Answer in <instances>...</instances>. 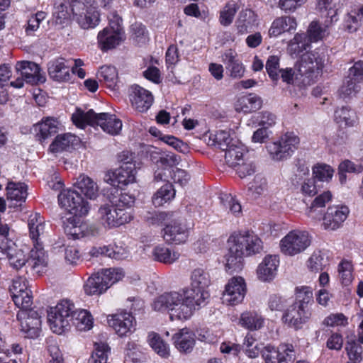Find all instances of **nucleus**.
<instances>
[{
    "label": "nucleus",
    "mask_w": 363,
    "mask_h": 363,
    "mask_svg": "<svg viewBox=\"0 0 363 363\" xmlns=\"http://www.w3.org/2000/svg\"><path fill=\"white\" fill-rule=\"evenodd\" d=\"M33 245L26 264L36 273H40L48 266V255L40 242H37Z\"/></svg>",
    "instance_id": "obj_24"
},
{
    "label": "nucleus",
    "mask_w": 363,
    "mask_h": 363,
    "mask_svg": "<svg viewBox=\"0 0 363 363\" xmlns=\"http://www.w3.org/2000/svg\"><path fill=\"white\" fill-rule=\"evenodd\" d=\"M65 58L60 57L48 63V74L50 77L57 82H66L70 79V67L67 65Z\"/></svg>",
    "instance_id": "obj_27"
},
{
    "label": "nucleus",
    "mask_w": 363,
    "mask_h": 363,
    "mask_svg": "<svg viewBox=\"0 0 363 363\" xmlns=\"http://www.w3.org/2000/svg\"><path fill=\"white\" fill-rule=\"evenodd\" d=\"M345 206H333L328 208L323 217V225L325 230H335L342 226L349 214Z\"/></svg>",
    "instance_id": "obj_19"
},
{
    "label": "nucleus",
    "mask_w": 363,
    "mask_h": 363,
    "mask_svg": "<svg viewBox=\"0 0 363 363\" xmlns=\"http://www.w3.org/2000/svg\"><path fill=\"white\" fill-rule=\"evenodd\" d=\"M65 233L72 237L74 239H80L82 238L94 235L95 229L89 228L86 223L77 225L72 221H68L65 227Z\"/></svg>",
    "instance_id": "obj_44"
},
{
    "label": "nucleus",
    "mask_w": 363,
    "mask_h": 363,
    "mask_svg": "<svg viewBox=\"0 0 363 363\" xmlns=\"http://www.w3.org/2000/svg\"><path fill=\"white\" fill-rule=\"evenodd\" d=\"M58 121L53 118H47L33 125V131L38 140L43 143L47 138L58 131Z\"/></svg>",
    "instance_id": "obj_29"
},
{
    "label": "nucleus",
    "mask_w": 363,
    "mask_h": 363,
    "mask_svg": "<svg viewBox=\"0 0 363 363\" xmlns=\"http://www.w3.org/2000/svg\"><path fill=\"white\" fill-rule=\"evenodd\" d=\"M305 33H297L289 41L287 51L292 57H297L310 47Z\"/></svg>",
    "instance_id": "obj_42"
},
{
    "label": "nucleus",
    "mask_w": 363,
    "mask_h": 363,
    "mask_svg": "<svg viewBox=\"0 0 363 363\" xmlns=\"http://www.w3.org/2000/svg\"><path fill=\"white\" fill-rule=\"evenodd\" d=\"M124 274L121 269H106L93 274L84 284L85 293L89 296L101 294L111 286L121 280Z\"/></svg>",
    "instance_id": "obj_7"
},
{
    "label": "nucleus",
    "mask_w": 363,
    "mask_h": 363,
    "mask_svg": "<svg viewBox=\"0 0 363 363\" xmlns=\"http://www.w3.org/2000/svg\"><path fill=\"white\" fill-rule=\"evenodd\" d=\"M329 34V30H326V28L316 20L310 23L306 33H305L306 39L310 44L323 40Z\"/></svg>",
    "instance_id": "obj_40"
},
{
    "label": "nucleus",
    "mask_w": 363,
    "mask_h": 363,
    "mask_svg": "<svg viewBox=\"0 0 363 363\" xmlns=\"http://www.w3.org/2000/svg\"><path fill=\"white\" fill-rule=\"evenodd\" d=\"M345 350L350 362H360L362 361L363 348L356 341H347Z\"/></svg>",
    "instance_id": "obj_57"
},
{
    "label": "nucleus",
    "mask_w": 363,
    "mask_h": 363,
    "mask_svg": "<svg viewBox=\"0 0 363 363\" xmlns=\"http://www.w3.org/2000/svg\"><path fill=\"white\" fill-rule=\"evenodd\" d=\"M13 301L15 305L20 308L22 311L28 312L33 304V299L30 291H26L25 293H21L17 295H13Z\"/></svg>",
    "instance_id": "obj_56"
},
{
    "label": "nucleus",
    "mask_w": 363,
    "mask_h": 363,
    "mask_svg": "<svg viewBox=\"0 0 363 363\" xmlns=\"http://www.w3.org/2000/svg\"><path fill=\"white\" fill-rule=\"evenodd\" d=\"M124 157L125 152L121 156L122 164L113 171L108 172L105 179L106 182L111 186L121 189L135 182L136 174L135 165L131 162L132 154H130L129 160H128V157L126 158Z\"/></svg>",
    "instance_id": "obj_9"
},
{
    "label": "nucleus",
    "mask_w": 363,
    "mask_h": 363,
    "mask_svg": "<svg viewBox=\"0 0 363 363\" xmlns=\"http://www.w3.org/2000/svg\"><path fill=\"white\" fill-rule=\"evenodd\" d=\"M148 341L151 347L157 354L164 358L169 357V349L168 345L157 333H150Z\"/></svg>",
    "instance_id": "obj_51"
},
{
    "label": "nucleus",
    "mask_w": 363,
    "mask_h": 363,
    "mask_svg": "<svg viewBox=\"0 0 363 363\" xmlns=\"http://www.w3.org/2000/svg\"><path fill=\"white\" fill-rule=\"evenodd\" d=\"M73 123L79 128H84L86 125H99L102 130L112 135H118L122 128V122L115 115L107 113H95L92 110L84 112L77 108L72 116Z\"/></svg>",
    "instance_id": "obj_4"
},
{
    "label": "nucleus",
    "mask_w": 363,
    "mask_h": 363,
    "mask_svg": "<svg viewBox=\"0 0 363 363\" xmlns=\"http://www.w3.org/2000/svg\"><path fill=\"white\" fill-rule=\"evenodd\" d=\"M314 177L320 181H328L333 174V170L329 165L319 164L313 169Z\"/></svg>",
    "instance_id": "obj_62"
},
{
    "label": "nucleus",
    "mask_w": 363,
    "mask_h": 363,
    "mask_svg": "<svg viewBox=\"0 0 363 363\" xmlns=\"http://www.w3.org/2000/svg\"><path fill=\"white\" fill-rule=\"evenodd\" d=\"M299 143L300 139L294 133L288 132L279 140L269 143L266 148L271 160L279 162L289 158L298 148Z\"/></svg>",
    "instance_id": "obj_8"
},
{
    "label": "nucleus",
    "mask_w": 363,
    "mask_h": 363,
    "mask_svg": "<svg viewBox=\"0 0 363 363\" xmlns=\"http://www.w3.org/2000/svg\"><path fill=\"white\" fill-rule=\"evenodd\" d=\"M311 316V310L302 308L293 303L284 312L282 320L288 326L299 329L310 319Z\"/></svg>",
    "instance_id": "obj_18"
},
{
    "label": "nucleus",
    "mask_w": 363,
    "mask_h": 363,
    "mask_svg": "<svg viewBox=\"0 0 363 363\" xmlns=\"http://www.w3.org/2000/svg\"><path fill=\"white\" fill-rule=\"evenodd\" d=\"M308 269L314 273L324 269L328 264V260L320 251L314 252L307 260Z\"/></svg>",
    "instance_id": "obj_50"
},
{
    "label": "nucleus",
    "mask_w": 363,
    "mask_h": 363,
    "mask_svg": "<svg viewBox=\"0 0 363 363\" xmlns=\"http://www.w3.org/2000/svg\"><path fill=\"white\" fill-rule=\"evenodd\" d=\"M72 323L80 331L89 330L93 327V318L91 314L84 309H76L73 314Z\"/></svg>",
    "instance_id": "obj_41"
},
{
    "label": "nucleus",
    "mask_w": 363,
    "mask_h": 363,
    "mask_svg": "<svg viewBox=\"0 0 363 363\" xmlns=\"http://www.w3.org/2000/svg\"><path fill=\"white\" fill-rule=\"evenodd\" d=\"M359 84L350 78H346L340 89V95L344 99L354 96L360 90Z\"/></svg>",
    "instance_id": "obj_55"
},
{
    "label": "nucleus",
    "mask_w": 363,
    "mask_h": 363,
    "mask_svg": "<svg viewBox=\"0 0 363 363\" xmlns=\"http://www.w3.org/2000/svg\"><path fill=\"white\" fill-rule=\"evenodd\" d=\"M109 21V26L100 31L97 36L99 48L103 51L116 48L123 40L122 20L117 15Z\"/></svg>",
    "instance_id": "obj_10"
},
{
    "label": "nucleus",
    "mask_w": 363,
    "mask_h": 363,
    "mask_svg": "<svg viewBox=\"0 0 363 363\" xmlns=\"http://www.w3.org/2000/svg\"><path fill=\"white\" fill-rule=\"evenodd\" d=\"M74 313V304L69 300L60 301L48 313V321L51 330L61 335L69 330Z\"/></svg>",
    "instance_id": "obj_6"
},
{
    "label": "nucleus",
    "mask_w": 363,
    "mask_h": 363,
    "mask_svg": "<svg viewBox=\"0 0 363 363\" xmlns=\"http://www.w3.org/2000/svg\"><path fill=\"white\" fill-rule=\"evenodd\" d=\"M325 65V56L318 52L312 51L303 54L296 65L298 76L296 80L300 87L314 83Z\"/></svg>",
    "instance_id": "obj_5"
},
{
    "label": "nucleus",
    "mask_w": 363,
    "mask_h": 363,
    "mask_svg": "<svg viewBox=\"0 0 363 363\" xmlns=\"http://www.w3.org/2000/svg\"><path fill=\"white\" fill-rule=\"evenodd\" d=\"M338 279L343 286H349L353 280V267L350 262L342 260L338 265Z\"/></svg>",
    "instance_id": "obj_52"
},
{
    "label": "nucleus",
    "mask_w": 363,
    "mask_h": 363,
    "mask_svg": "<svg viewBox=\"0 0 363 363\" xmlns=\"http://www.w3.org/2000/svg\"><path fill=\"white\" fill-rule=\"evenodd\" d=\"M247 152L245 147L238 141H234L231 146L225 151V160L226 163L232 167H236L238 164L245 160Z\"/></svg>",
    "instance_id": "obj_31"
},
{
    "label": "nucleus",
    "mask_w": 363,
    "mask_h": 363,
    "mask_svg": "<svg viewBox=\"0 0 363 363\" xmlns=\"http://www.w3.org/2000/svg\"><path fill=\"white\" fill-rule=\"evenodd\" d=\"M16 69L26 83L35 84L45 81V77L40 73V68L35 62L28 61L18 62L16 65Z\"/></svg>",
    "instance_id": "obj_22"
},
{
    "label": "nucleus",
    "mask_w": 363,
    "mask_h": 363,
    "mask_svg": "<svg viewBox=\"0 0 363 363\" xmlns=\"http://www.w3.org/2000/svg\"><path fill=\"white\" fill-rule=\"evenodd\" d=\"M236 167V171L241 178L251 175L255 172V164L252 160H249L248 157L242 161L240 164H238Z\"/></svg>",
    "instance_id": "obj_63"
},
{
    "label": "nucleus",
    "mask_w": 363,
    "mask_h": 363,
    "mask_svg": "<svg viewBox=\"0 0 363 363\" xmlns=\"http://www.w3.org/2000/svg\"><path fill=\"white\" fill-rule=\"evenodd\" d=\"M238 323L250 331L261 329L264 324V318L255 311H246L241 313Z\"/></svg>",
    "instance_id": "obj_32"
},
{
    "label": "nucleus",
    "mask_w": 363,
    "mask_h": 363,
    "mask_svg": "<svg viewBox=\"0 0 363 363\" xmlns=\"http://www.w3.org/2000/svg\"><path fill=\"white\" fill-rule=\"evenodd\" d=\"M223 62L226 70L231 78L240 79L245 74V67L238 58L237 53L232 50H227L222 56Z\"/></svg>",
    "instance_id": "obj_26"
},
{
    "label": "nucleus",
    "mask_w": 363,
    "mask_h": 363,
    "mask_svg": "<svg viewBox=\"0 0 363 363\" xmlns=\"http://www.w3.org/2000/svg\"><path fill=\"white\" fill-rule=\"evenodd\" d=\"M111 348L106 342H94V351L89 359L90 363H108V355Z\"/></svg>",
    "instance_id": "obj_49"
},
{
    "label": "nucleus",
    "mask_w": 363,
    "mask_h": 363,
    "mask_svg": "<svg viewBox=\"0 0 363 363\" xmlns=\"http://www.w3.org/2000/svg\"><path fill=\"white\" fill-rule=\"evenodd\" d=\"M294 347L291 345H284L278 349L272 345L264 347L262 356L265 363H288L294 357Z\"/></svg>",
    "instance_id": "obj_16"
},
{
    "label": "nucleus",
    "mask_w": 363,
    "mask_h": 363,
    "mask_svg": "<svg viewBox=\"0 0 363 363\" xmlns=\"http://www.w3.org/2000/svg\"><path fill=\"white\" fill-rule=\"evenodd\" d=\"M262 249V242L252 233L234 234L228 239V253L225 255L226 271L231 274L242 270L244 257L259 253Z\"/></svg>",
    "instance_id": "obj_2"
},
{
    "label": "nucleus",
    "mask_w": 363,
    "mask_h": 363,
    "mask_svg": "<svg viewBox=\"0 0 363 363\" xmlns=\"http://www.w3.org/2000/svg\"><path fill=\"white\" fill-rule=\"evenodd\" d=\"M247 293V284L242 277H233L228 280L222 294L223 303L236 306L244 300Z\"/></svg>",
    "instance_id": "obj_13"
},
{
    "label": "nucleus",
    "mask_w": 363,
    "mask_h": 363,
    "mask_svg": "<svg viewBox=\"0 0 363 363\" xmlns=\"http://www.w3.org/2000/svg\"><path fill=\"white\" fill-rule=\"evenodd\" d=\"M28 225L30 237L34 245L37 242H40V236L45 233V223L40 214L35 213L29 216Z\"/></svg>",
    "instance_id": "obj_37"
},
{
    "label": "nucleus",
    "mask_w": 363,
    "mask_h": 363,
    "mask_svg": "<svg viewBox=\"0 0 363 363\" xmlns=\"http://www.w3.org/2000/svg\"><path fill=\"white\" fill-rule=\"evenodd\" d=\"M99 215L101 220L104 224H106L110 228L118 227L117 220V210L116 205L113 203L112 205H105L99 209Z\"/></svg>",
    "instance_id": "obj_48"
},
{
    "label": "nucleus",
    "mask_w": 363,
    "mask_h": 363,
    "mask_svg": "<svg viewBox=\"0 0 363 363\" xmlns=\"http://www.w3.org/2000/svg\"><path fill=\"white\" fill-rule=\"evenodd\" d=\"M152 256L156 261L164 264H172L179 258L180 254L163 245H160L153 249Z\"/></svg>",
    "instance_id": "obj_39"
},
{
    "label": "nucleus",
    "mask_w": 363,
    "mask_h": 363,
    "mask_svg": "<svg viewBox=\"0 0 363 363\" xmlns=\"http://www.w3.org/2000/svg\"><path fill=\"white\" fill-rule=\"evenodd\" d=\"M21 320V329L27 337L35 338L38 337L40 331L41 320L39 313L33 310L28 312L21 311L17 315Z\"/></svg>",
    "instance_id": "obj_17"
},
{
    "label": "nucleus",
    "mask_w": 363,
    "mask_h": 363,
    "mask_svg": "<svg viewBox=\"0 0 363 363\" xmlns=\"http://www.w3.org/2000/svg\"><path fill=\"white\" fill-rule=\"evenodd\" d=\"M74 16H77L88 8L94 6V0H68Z\"/></svg>",
    "instance_id": "obj_60"
},
{
    "label": "nucleus",
    "mask_w": 363,
    "mask_h": 363,
    "mask_svg": "<svg viewBox=\"0 0 363 363\" xmlns=\"http://www.w3.org/2000/svg\"><path fill=\"white\" fill-rule=\"evenodd\" d=\"M311 242V237L308 232L294 230L281 240V252L285 255L294 256L305 251Z\"/></svg>",
    "instance_id": "obj_11"
},
{
    "label": "nucleus",
    "mask_w": 363,
    "mask_h": 363,
    "mask_svg": "<svg viewBox=\"0 0 363 363\" xmlns=\"http://www.w3.org/2000/svg\"><path fill=\"white\" fill-rule=\"evenodd\" d=\"M60 205L74 216L82 217L87 214V208L81 207L77 208L74 206V201H81V195L74 190H63L58 195Z\"/></svg>",
    "instance_id": "obj_20"
},
{
    "label": "nucleus",
    "mask_w": 363,
    "mask_h": 363,
    "mask_svg": "<svg viewBox=\"0 0 363 363\" xmlns=\"http://www.w3.org/2000/svg\"><path fill=\"white\" fill-rule=\"evenodd\" d=\"M335 118L337 123L352 126L356 123L355 113L348 107L337 108L335 112Z\"/></svg>",
    "instance_id": "obj_54"
},
{
    "label": "nucleus",
    "mask_w": 363,
    "mask_h": 363,
    "mask_svg": "<svg viewBox=\"0 0 363 363\" xmlns=\"http://www.w3.org/2000/svg\"><path fill=\"white\" fill-rule=\"evenodd\" d=\"M147 221L152 225H160L165 222L163 228V238L171 244L184 243L189 235V228L186 221L179 217L176 218L172 213L158 212L151 213Z\"/></svg>",
    "instance_id": "obj_3"
},
{
    "label": "nucleus",
    "mask_w": 363,
    "mask_h": 363,
    "mask_svg": "<svg viewBox=\"0 0 363 363\" xmlns=\"http://www.w3.org/2000/svg\"><path fill=\"white\" fill-rule=\"evenodd\" d=\"M238 9V6L235 2H229L220 11L219 21L223 26L230 25Z\"/></svg>",
    "instance_id": "obj_53"
},
{
    "label": "nucleus",
    "mask_w": 363,
    "mask_h": 363,
    "mask_svg": "<svg viewBox=\"0 0 363 363\" xmlns=\"http://www.w3.org/2000/svg\"><path fill=\"white\" fill-rule=\"evenodd\" d=\"M261 98L255 94H250L240 97L236 104V110L244 113L256 111L262 107Z\"/></svg>",
    "instance_id": "obj_34"
},
{
    "label": "nucleus",
    "mask_w": 363,
    "mask_h": 363,
    "mask_svg": "<svg viewBox=\"0 0 363 363\" xmlns=\"http://www.w3.org/2000/svg\"><path fill=\"white\" fill-rule=\"evenodd\" d=\"M0 255H5L10 266L16 270L26 264L27 257L24 251L12 240L0 242Z\"/></svg>",
    "instance_id": "obj_15"
},
{
    "label": "nucleus",
    "mask_w": 363,
    "mask_h": 363,
    "mask_svg": "<svg viewBox=\"0 0 363 363\" xmlns=\"http://www.w3.org/2000/svg\"><path fill=\"white\" fill-rule=\"evenodd\" d=\"M279 264V260L277 256L264 257L257 269L258 279L263 282H269L273 280L277 275Z\"/></svg>",
    "instance_id": "obj_23"
},
{
    "label": "nucleus",
    "mask_w": 363,
    "mask_h": 363,
    "mask_svg": "<svg viewBox=\"0 0 363 363\" xmlns=\"http://www.w3.org/2000/svg\"><path fill=\"white\" fill-rule=\"evenodd\" d=\"M175 196V190L172 184L167 183L162 186L152 196V203L157 206H161L169 201Z\"/></svg>",
    "instance_id": "obj_47"
},
{
    "label": "nucleus",
    "mask_w": 363,
    "mask_h": 363,
    "mask_svg": "<svg viewBox=\"0 0 363 363\" xmlns=\"http://www.w3.org/2000/svg\"><path fill=\"white\" fill-rule=\"evenodd\" d=\"M267 182L266 179L256 176L252 183L250 184L248 187L249 191L255 197L262 195L267 189Z\"/></svg>",
    "instance_id": "obj_59"
},
{
    "label": "nucleus",
    "mask_w": 363,
    "mask_h": 363,
    "mask_svg": "<svg viewBox=\"0 0 363 363\" xmlns=\"http://www.w3.org/2000/svg\"><path fill=\"white\" fill-rule=\"evenodd\" d=\"M130 99L132 106L140 112L147 111L154 101L152 93L138 85L131 87Z\"/></svg>",
    "instance_id": "obj_21"
},
{
    "label": "nucleus",
    "mask_w": 363,
    "mask_h": 363,
    "mask_svg": "<svg viewBox=\"0 0 363 363\" xmlns=\"http://www.w3.org/2000/svg\"><path fill=\"white\" fill-rule=\"evenodd\" d=\"M223 206L234 215L238 216L241 213V206L230 195H225L220 198Z\"/></svg>",
    "instance_id": "obj_64"
},
{
    "label": "nucleus",
    "mask_w": 363,
    "mask_h": 363,
    "mask_svg": "<svg viewBox=\"0 0 363 363\" xmlns=\"http://www.w3.org/2000/svg\"><path fill=\"white\" fill-rule=\"evenodd\" d=\"M7 203L9 208L21 206L25 202L28 193L24 183L9 182L7 187Z\"/></svg>",
    "instance_id": "obj_25"
},
{
    "label": "nucleus",
    "mask_w": 363,
    "mask_h": 363,
    "mask_svg": "<svg viewBox=\"0 0 363 363\" xmlns=\"http://www.w3.org/2000/svg\"><path fill=\"white\" fill-rule=\"evenodd\" d=\"M76 19L84 29L94 28L100 21L99 13L97 8L93 6L84 11V13L76 16Z\"/></svg>",
    "instance_id": "obj_35"
},
{
    "label": "nucleus",
    "mask_w": 363,
    "mask_h": 363,
    "mask_svg": "<svg viewBox=\"0 0 363 363\" xmlns=\"http://www.w3.org/2000/svg\"><path fill=\"white\" fill-rule=\"evenodd\" d=\"M160 140L180 152L186 153L189 151L186 143L172 135H164L160 137Z\"/></svg>",
    "instance_id": "obj_61"
},
{
    "label": "nucleus",
    "mask_w": 363,
    "mask_h": 363,
    "mask_svg": "<svg viewBox=\"0 0 363 363\" xmlns=\"http://www.w3.org/2000/svg\"><path fill=\"white\" fill-rule=\"evenodd\" d=\"M190 286L185 288L187 291L192 292L197 301L199 300L203 304L209 298L208 287L211 285V278L208 272L201 268H197L192 271L190 277Z\"/></svg>",
    "instance_id": "obj_12"
},
{
    "label": "nucleus",
    "mask_w": 363,
    "mask_h": 363,
    "mask_svg": "<svg viewBox=\"0 0 363 363\" xmlns=\"http://www.w3.org/2000/svg\"><path fill=\"white\" fill-rule=\"evenodd\" d=\"M74 186L89 199H95L99 196V186L90 177L81 174L74 183Z\"/></svg>",
    "instance_id": "obj_33"
},
{
    "label": "nucleus",
    "mask_w": 363,
    "mask_h": 363,
    "mask_svg": "<svg viewBox=\"0 0 363 363\" xmlns=\"http://www.w3.org/2000/svg\"><path fill=\"white\" fill-rule=\"evenodd\" d=\"M192 292L182 289L179 291L164 293L156 298L152 303L155 311L169 314L172 320L189 319L194 312L204 305L191 295Z\"/></svg>",
    "instance_id": "obj_1"
},
{
    "label": "nucleus",
    "mask_w": 363,
    "mask_h": 363,
    "mask_svg": "<svg viewBox=\"0 0 363 363\" xmlns=\"http://www.w3.org/2000/svg\"><path fill=\"white\" fill-rule=\"evenodd\" d=\"M234 141L235 140L230 137L228 131L222 130L210 135L208 144L225 152Z\"/></svg>",
    "instance_id": "obj_45"
},
{
    "label": "nucleus",
    "mask_w": 363,
    "mask_h": 363,
    "mask_svg": "<svg viewBox=\"0 0 363 363\" xmlns=\"http://www.w3.org/2000/svg\"><path fill=\"white\" fill-rule=\"evenodd\" d=\"M296 28L297 22L294 17L289 16H281L273 21L269 30V35L276 37L286 32H294Z\"/></svg>",
    "instance_id": "obj_30"
},
{
    "label": "nucleus",
    "mask_w": 363,
    "mask_h": 363,
    "mask_svg": "<svg viewBox=\"0 0 363 363\" xmlns=\"http://www.w3.org/2000/svg\"><path fill=\"white\" fill-rule=\"evenodd\" d=\"M174 345L180 352H189L195 344V335L189 329L185 328L175 333L172 337Z\"/></svg>",
    "instance_id": "obj_28"
},
{
    "label": "nucleus",
    "mask_w": 363,
    "mask_h": 363,
    "mask_svg": "<svg viewBox=\"0 0 363 363\" xmlns=\"http://www.w3.org/2000/svg\"><path fill=\"white\" fill-rule=\"evenodd\" d=\"M257 15L250 9L242 11L236 21L238 32L245 34L257 25Z\"/></svg>",
    "instance_id": "obj_36"
},
{
    "label": "nucleus",
    "mask_w": 363,
    "mask_h": 363,
    "mask_svg": "<svg viewBox=\"0 0 363 363\" xmlns=\"http://www.w3.org/2000/svg\"><path fill=\"white\" fill-rule=\"evenodd\" d=\"M98 78L101 82H104L106 86L110 89H116L118 82V72L116 67L113 66H102L99 72Z\"/></svg>",
    "instance_id": "obj_43"
},
{
    "label": "nucleus",
    "mask_w": 363,
    "mask_h": 363,
    "mask_svg": "<svg viewBox=\"0 0 363 363\" xmlns=\"http://www.w3.org/2000/svg\"><path fill=\"white\" fill-rule=\"evenodd\" d=\"M107 321L109 326L121 337L133 333L136 330L135 317L126 311L108 315Z\"/></svg>",
    "instance_id": "obj_14"
},
{
    "label": "nucleus",
    "mask_w": 363,
    "mask_h": 363,
    "mask_svg": "<svg viewBox=\"0 0 363 363\" xmlns=\"http://www.w3.org/2000/svg\"><path fill=\"white\" fill-rule=\"evenodd\" d=\"M266 69L269 77L273 81H278L279 79V58L277 56H269L266 62Z\"/></svg>",
    "instance_id": "obj_58"
},
{
    "label": "nucleus",
    "mask_w": 363,
    "mask_h": 363,
    "mask_svg": "<svg viewBox=\"0 0 363 363\" xmlns=\"http://www.w3.org/2000/svg\"><path fill=\"white\" fill-rule=\"evenodd\" d=\"M302 308L311 310L313 303V291L309 286H302L296 288V301L294 303Z\"/></svg>",
    "instance_id": "obj_46"
},
{
    "label": "nucleus",
    "mask_w": 363,
    "mask_h": 363,
    "mask_svg": "<svg viewBox=\"0 0 363 363\" xmlns=\"http://www.w3.org/2000/svg\"><path fill=\"white\" fill-rule=\"evenodd\" d=\"M77 141L78 139L74 135L70 133L59 135L50 145V150L53 153L67 150Z\"/></svg>",
    "instance_id": "obj_38"
}]
</instances>
